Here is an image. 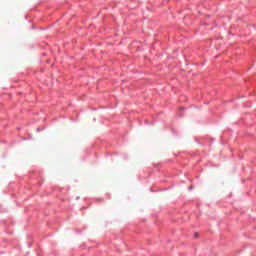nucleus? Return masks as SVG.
<instances>
[{"label": "nucleus", "instance_id": "obj_1", "mask_svg": "<svg viewBox=\"0 0 256 256\" xmlns=\"http://www.w3.org/2000/svg\"><path fill=\"white\" fill-rule=\"evenodd\" d=\"M197 235H198V234L196 233V234H195V237H197Z\"/></svg>", "mask_w": 256, "mask_h": 256}]
</instances>
